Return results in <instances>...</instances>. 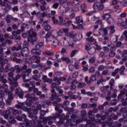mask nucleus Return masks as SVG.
Instances as JSON below:
<instances>
[{
    "label": "nucleus",
    "mask_w": 127,
    "mask_h": 127,
    "mask_svg": "<svg viewBox=\"0 0 127 127\" xmlns=\"http://www.w3.org/2000/svg\"><path fill=\"white\" fill-rule=\"evenodd\" d=\"M16 119L17 121L25 123L26 127H32L35 126V124L36 123L35 120H32L29 122V120L26 118V115L25 114H23L21 116H17Z\"/></svg>",
    "instance_id": "1"
},
{
    "label": "nucleus",
    "mask_w": 127,
    "mask_h": 127,
    "mask_svg": "<svg viewBox=\"0 0 127 127\" xmlns=\"http://www.w3.org/2000/svg\"><path fill=\"white\" fill-rule=\"evenodd\" d=\"M28 46H29V44H28L26 41L24 42L23 45V48L21 50V53H17L16 54V56L17 57H20L22 56L24 57L27 56L29 54V49H28Z\"/></svg>",
    "instance_id": "2"
},
{
    "label": "nucleus",
    "mask_w": 127,
    "mask_h": 127,
    "mask_svg": "<svg viewBox=\"0 0 127 127\" xmlns=\"http://www.w3.org/2000/svg\"><path fill=\"white\" fill-rule=\"evenodd\" d=\"M87 115L89 116V119L86 118V120H82L83 122H86V126H89L90 127H93L95 126V123L94 122L95 121V115L93 114V111L90 110Z\"/></svg>",
    "instance_id": "3"
},
{
    "label": "nucleus",
    "mask_w": 127,
    "mask_h": 127,
    "mask_svg": "<svg viewBox=\"0 0 127 127\" xmlns=\"http://www.w3.org/2000/svg\"><path fill=\"white\" fill-rule=\"evenodd\" d=\"M25 62L28 64H32V63H40V57L38 56H27Z\"/></svg>",
    "instance_id": "4"
},
{
    "label": "nucleus",
    "mask_w": 127,
    "mask_h": 127,
    "mask_svg": "<svg viewBox=\"0 0 127 127\" xmlns=\"http://www.w3.org/2000/svg\"><path fill=\"white\" fill-rule=\"evenodd\" d=\"M8 80H9L10 85H13L14 87H17L18 84L17 83V80L13 78V72H9L8 74Z\"/></svg>",
    "instance_id": "5"
},
{
    "label": "nucleus",
    "mask_w": 127,
    "mask_h": 127,
    "mask_svg": "<svg viewBox=\"0 0 127 127\" xmlns=\"http://www.w3.org/2000/svg\"><path fill=\"white\" fill-rule=\"evenodd\" d=\"M27 39L28 42H30L32 44H34V43L37 41V34L36 32L32 31V35L28 36Z\"/></svg>",
    "instance_id": "6"
},
{
    "label": "nucleus",
    "mask_w": 127,
    "mask_h": 127,
    "mask_svg": "<svg viewBox=\"0 0 127 127\" xmlns=\"http://www.w3.org/2000/svg\"><path fill=\"white\" fill-rule=\"evenodd\" d=\"M103 14L104 15L103 16V18L107 20L108 24H111V23H113V22L114 21V19L112 18L111 15H110V13H108V10L104 11Z\"/></svg>",
    "instance_id": "7"
},
{
    "label": "nucleus",
    "mask_w": 127,
    "mask_h": 127,
    "mask_svg": "<svg viewBox=\"0 0 127 127\" xmlns=\"http://www.w3.org/2000/svg\"><path fill=\"white\" fill-rule=\"evenodd\" d=\"M53 118L54 119V120H56V119H59V118H60L61 120H62L64 122V121H66V123H67V122L69 121V120H72L71 119H69V115L65 116L64 114L62 115L57 114L55 116H54Z\"/></svg>",
    "instance_id": "8"
},
{
    "label": "nucleus",
    "mask_w": 127,
    "mask_h": 127,
    "mask_svg": "<svg viewBox=\"0 0 127 127\" xmlns=\"http://www.w3.org/2000/svg\"><path fill=\"white\" fill-rule=\"evenodd\" d=\"M25 97L27 98V100L30 103H33V102L37 100V98L35 97V94L34 93L27 94Z\"/></svg>",
    "instance_id": "9"
},
{
    "label": "nucleus",
    "mask_w": 127,
    "mask_h": 127,
    "mask_svg": "<svg viewBox=\"0 0 127 127\" xmlns=\"http://www.w3.org/2000/svg\"><path fill=\"white\" fill-rule=\"evenodd\" d=\"M0 115L3 116L5 120H8L10 115H11V112L9 110H6V111H3L1 110H0Z\"/></svg>",
    "instance_id": "10"
},
{
    "label": "nucleus",
    "mask_w": 127,
    "mask_h": 127,
    "mask_svg": "<svg viewBox=\"0 0 127 127\" xmlns=\"http://www.w3.org/2000/svg\"><path fill=\"white\" fill-rule=\"evenodd\" d=\"M93 8L95 10V9H98V10H103L104 8V4L100 3V2H96L94 4L93 6Z\"/></svg>",
    "instance_id": "11"
},
{
    "label": "nucleus",
    "mask_w": 127,
    "mask_h": 127,
    "mask_svg": "<svg viewBox=\"0 0 127 127\" xmlns=\"http://www.w3.org/2000/svg\"><path fill=\"white\" fill-rule=\"evenodd\" d=\"M76 23L77 25H78V27H83V22L84 21L82 19V17L77 16L75 18Z\"/></svg>",
    "instance_id": "12"
},
{
    "label": "nucleus",
    "mask_w": 127,
    "mask_h": 127,
    "mask_svg": "<svg viewBox=\"0 0 127 127\" xmlns=\"http://www.w3.org/2000/svg\"><path fill=\"white\" fill-rule=\"evenodd\" d=\"M64 127H77V124H73L72 123V120L69 119L67 120V122L64 124Z\"/></svg>",
    "instance_id": "13"
},
{
    "label": "nucleus",
    "mask_w": 127,
    "mask_h": 127,
    "mask_svg": "<svg viewBox=\"0 0 127 127\" xmlns=\"http://www.w3.org/2000/svg\"><path fill=\"white\" fill-rule=\"evenodd\" d=\"M21 77H22V79L23 81L25 82H27V81H29V79L25 80V78H28L29 76H30V74L28 73L27 72H25L23 71L21 74Z\"/></svg>",
    "instance_id": "14"
},
{
    "label": "nucleus",
    "mask_w": 127,
    "mask_h": 127,
    "mask_svg": "<svg viewBox=\"0 0 127 127\" xmlns=\"http://www.w3.org/2000/svg\"><path fill=\"white\" fill-rule=\"evenodd\" d=\"M54 95H55V96L53 97H50V100L51 101H54V100H56V102L57 103H60V102H61V98H59V96H58L57 94V95L56 94H54Z\"/></svg>",
    "instance_id": "15"
},
{
    "label": "nucleus",
    "mask_w": 127,
    "mask_h": 127,
    "mask_svg": "<svg viewBox=\"0 0 127 127\" xmlns=\"http://www.w3.org/2000/svg\"><path fill=\"white\" fill-rule=\"evenodd\" d=\"M125 39V41H127V31L125 30L123 34V35L120 38L121 41H123Z\"/></svg>",
    "instance_id": "16"
},
{
    "label": "nucleus",
    "mask_w": 127,
    "mask_h": 127,
    "mask_svg": "<svg viewBox=\"0 0 127 127\" xmlns=\"http://www.w3.org/2000/svg\"><path fill=\"white\" fill-rule=\"evenodd\" d=\"M88 53L89 54V55H93V54H95L96 53V48L95 47H92L88 50Z\"/></svg>",
    "instance_id": "17"
},
{
    "label": "nucleus",
    "mask_w": 127,
    "mask_h": 127,
    "mask_svg": "<svg viewBox=\"0 0 127 127\" xmlns=\"http://www.w3.org/2000/svg\"><path fill=\"white\" fill-rule=\"evenodd\" d=\"M86 41H88V42H90V44H92V45L96 44V40H95V38H93V37L86 38Z\"/></svg>",
    "instance_id": "18"
},
{
    "label": "nucleus",
    "mask_w": 127,
    "mask_h": 127,
    "mask_svg": "<svg viewBox=\"0 0 127 127\" xmlns=\"http://www.w3.org/2000/svg\"><path fill=\"white\" fill-rule=\"evenodd\" d=\"M12 114L13 116H17V115H21L22 112H21V110L13 109Z\"/></svg>",
    "instance_id": "19"
},
{
    "label": "nucleus",
    "mask_w": 127,
    "mask_h": 127,
    "mask_svg": "<svg viewBox=\"0 0 127 127\" xmlns=\"http://www.w3.org/2000/svg\"><path fill=\"white\" fill-rule=\"evenodd\" d=\"M81 115L82 117V121H86V116H87V112L85 110H82L81 111Z\"/></svg>",
    "instance_id": "20"
},
{
    "label": "nucleus",
    "mask_w": 127,
    "mask_h": 127,
    "mask_svg": "<svg viewBox=\"0 0 127 127\" xmlns=\"http://www.w3.org/2000/svg\"><path fill=\"white\" fill-rule=\"evenodd\" d=\"M61 2H62V4L64 7H66L69 3H71V2L68 1V0H61Z\"/></svg>",
    "instance_id": "21"
},
{
    "label": "nucleus",
    "mask_w": 127,
    "mask_h": 127,
    "mask_svg": "<svg viewBox=\"0 0 127 127\" xmlns=\"http://www.w3.org/2000/svg\"><path fill=\"white\" fill-rule=\"evenodd\" d=\"M108 30H109L111 34H113V33H115L116 32V29H115L114 26H110L108 28Z\"/></svg>",
    "instance_id": "22"
},
{
    "label": "nucleus",
    "mask_w": 127,
    "mask_h": 127,
    "mask_svg": "<svg viewBox=\"0 0 127 127\" xmlns=\"http://www.w3.org/2000/svg\"><path fill=\"white\" fill-rule=\"evenodd\" d=\"M7 95L8 100L10 101H12V100H13V94H12V91H9L8 92Z\"/></svg>",
    "instance_id": "23"
},
{
    "label": "nucleus",
    "mask_w": 127,
    "mask_h": 127,
    "mask_svg": "<svg viewBox=\"0 0 127 127\" xmlns=\"http://www.w3.org/2000/svg\"><path fill=\"white\" fill-rule=\"evenodd\" d=\"M44 46V43L42 42H41L36 45V48H37V49L39 50L40 48H43Z\"/></svg>",
    "instance_id": "24"
},
{
    "label": "nucleus",
    "mask_w": 127,
    "mask_h": 127,
    "mask_svg": "<svg viewBox=\"0 0 127 127\" xmlns=\"http://www.w3.org/2000/svg\"><path fill=\"white\" fill-rule=\"evenodd\" d=\"M52 44L53 45V46H58L59 45V41L57 39L53 40L52 41Z\"/></svg>",
    "instance_id": "25"
},
{
    "label": "nucleus",
    "mask_w": 127,
    "mask_h": 127,
    "mask_svg": "<svg viewBox=\"0 0 127 127\" xmlns=\"http://www.w3.org/2000/svg\"><path fill=\"white\" fill-rule=\"evenodd\" d=\"M38 49H33L31 51V53L33 54H36V55H40V52L38 51Z\"/></svg>",
    "instance_id": "26"
},
{
    "label": "nucleus",
    "mask_w": 127,
    "mask_h": 127,
    "mask_svg": "<svg viewBox=\"0 0 127 127\" xmlns=\"http://www.w3.org/2000/svg\"><path fill=\"white\" fill-rule=\"evenodd\" d=\"M8 118H9L8 119H9V123L10 124H11L12 125H13V124H14L16 123V120H15V119H12V117L10 115V116H9Z\"/></svg>",
    "instance_id": "27"
},
{
    "label": "nucleus",
    "mask_w": 127,
    "mask_h": 127,
    "mask_svg": "<svg viewBox=\"0 0 127 127\" xmlns=\"http://www.w3.org/2000/svg\"><path fill=\"white\" fill-rule=\"evenodd\" d=\"M30 85H32V87H29L28 88L29 92H31L35 88V85H34V81H30Z\"/></svg>",
    "instance_id": "28"
},
{
    "label": "nucleus",
    "mask_w": 127,
    "mask_h": 127,
    "mask_svg": "<svg viewBox=\"0 0 127 127\" xmlns=\"http://www.w3.org/2000/svg\"><path fill=\"white\" fill-rule=\"evenodd\" d=\"M114 83L115 80L112 78L109 82V85H110V90H113V89H114L113 87H114V86L115 85L114 84Z\"/></svg>",
    "instance_id": "29"
},
{
    "label": "nucleus",
    "mask_w": 127,
    "mask_h": 127,
    "mask_svg": "<svg viewBox=\"0 0 127 127\" xmlns=\"http://www.w3.org/2000/svg\"><path fill=\"white\" fill-rule=\"evenodd\" d=\"M40 119L43 120V118H45L44 115H45V114H46V111H45L44 110L41 111L40 112Z\"/></svg>",
    "instance_id": "30"
},
{
    "label": "nucleus",
    "mask_w": 127,
    "mask_h": 127,
    "mask_svg": "<svg viewBox=\"0 0 127 127\" xmlns=\"http://www.w3.org/2000/svg\"><path fill=\"white\" fill-rule=\"evenodd\" d=\"M52 20L54 24H56V25L59 24V21L58 20V19L55 18V16H53L52 17Z\"/></svg>",
    "instance_id": "31"
},
{
    "label": "nucleus",
    "mask_w": 127,
    "mask_h": 127,
    "mask_svg": "<svg viewBox=\"0 0 127 127\" xmlns=\"http://www.w3.org/2000/svg\"><path fill=\"white\" fill-rule=\"evenodd\" d=\"M24 105H25L24 102H22V103H19V104L16 105L15 107L16 108H17V109H22V107H23Z\"/></svg>",
    "instance_id": "32"
},
{
    "label": "nucleus",
    "mask_w": 127,
    "mask_h": 127,
    "mask_svg": "<svg viewBox=\"0 0 127 127\" xmlns=\"http://www.w3.org/2000/svg\"><path fill=\"white\" fill-rule=\"evenodd\" d=\"M12 19V16L8 15L6 18V21L7 23H10L11 22V20Z\"/></svg>",
    "instance_id": "33"
},
{
    "label": "nucleus",
    "mask_w": 127,
    "mask_h": 127,
    "mask_svg": "<svg viewBox=\"0 0 127 127\" xmlns=\"http://www.w3.org/2000/svg\"><path fill=\"white\" fill-rule=\"evenodd\" d=\"M52 86L53 88L56 89V90H59L60 89H61V87L58 86L57 83L55 82L53 83Z\"/></svg>",
    "instance_id": "34"
},
{
    "label": "nucleus",
    "mask_w": 127,
    "mask_h": 127,
    "mask_svg": "<svg viewBox=\"0 0 127 127\" xmlns=\"http://www.w3.org/2000/svg\"><path fill=\"white\" fill-rule=\"evenodd\" d=\"M10 8H11L10 4H7L5 6L4 10L5 12L9 11V10H10Z\"/></svg>",
    "instance_id": "35"
},
{
    "label": "nucleus",
    "mask_w": 127,
    "mask_h": 127,
    "mask_svg": "<svg viewBox=\"0 0 127 127\" xmlns=\"http://www.w3.org/2000/svg\"><path fill=\"white\" fill-rule=\"evenodd\" d=\"M13 61L16 62L17 64H18L21 62V60L20 59H17L16 57H14L13 58Z\"/></svg>",
    "instance_id": "36"
},
{
    "label": "nucleus",
    "mask_w": 127,
    "mask_h": 127,
    "mask_svg": "<svg viewBox=\"0 0 127 127\" xmlns=\"http://www.w3.org/2000/svg\"><path fill=\"white\" fill-rule=\"evenodd\" d=\"M0 82H2V83H3V84H5V83L7 82V80H6V79L4 78V77L3 76H0Z\"/></svg>",
    "instance_id": "37"
},
{
    "label": "nucleus",
    "mask_w": 127,
    "mask_h": 127,
    "mask_svg": "<svg viewBox=\"0 0 127 127\" xmlns=\"http://www.w3.org/2000/svg\"><path fill=\"white\" fill-rule=\"evenodd\" d=\"M15 70H16V73H20L21 72V68L19 67V65H17L14 66Z\"/></svg>",
    "instance_id": "38"
},
{
    "label": "nucleus",
    "mask_w": 127,
    "mask_h": 127,
    "mask_svg": "<svg viewBox=\"0 0 127 127\" xmlns=\"http://www.w3.org/2000/svg\"><path fill=\"white\" fill-rule=\"evenodd\" d=\"M87 9V6L85 4H83L81 6V9L82 10V12H85L86 9Z\"/></svg>",
    "instance_id": "39"
},
{
    "label": "nucleus",
    "mask_w": 127,
    "mask_h": 127,
    "mask_svg": "<svg viewBox=\"0 0 127 127\" xmlns=\"http://www.w3.org/2000/svg\"><path fill=\"white\" fill-rule=\"evenodd\" d=\"M44 29L46 31H48L51 29V26L49 24H46L44 26Z\"/></svg>",
    "instance_id": "40"
},
{
    "label": "nucleus",
    "mask_w": 127,
    "mask_h": 127,
    "mask_svg": "<svg viewBox=\"0 0 127 127\" xmlns=\"http://www.w3.org/2000/svg\"><path fill=\"white\" fill-rule=\"evenodd\" d=\"M104 39L105 40V41L103 42V44H104V45H106V44H107V43H109V37L105 36L104 37Z\"/></svg>",
    "instance_id": "41"
},
{
    "label": "nucleus",
    "mask_w": 127,
    "mask_h": 127,
    "mask_svg": "<svg viewBox=\"0 0 127 127\" xmlns=\"http://www.w3.org/2000/svg\"><path fill=\"white\" fill-rule=\"evenodd\" d=\"M63 61H65L66 63L69 64V62H70V59L69 58H65L63 57L62 58Z\"/></svg>",
    "instance_id": "42"
},
{
    "label": "nucleus",
    "mask_w": 127,
    "mask_h": 127,
    "mask_svg": "<svg viewBox=\"0 0 127 127\" xmlns=\"http://www.w3.org/2000/svg\"><path fill=\"white\" fill-rule=\"evenodd\" d=\"M121 113H123L124 114H127V108L123 107L120 110Z\"/></svg>",
    "instance_id": "43"
},
{
    "label": "nucleus",
    "mask_w": 127,
    "mask_h": 127,
    "mask_svg": "<svg viewBox=\"0 0 127 127\" xmlns=\"http://www.w3.org/2000/svg\"><path fill=\"white\" fill-rule=\"evenodd\" d=\"M59 25H65L66 26V20H63L59 22Z\"/></svg>",
    "instance_id": "44"
},
{
    "label": "nucleus",
    "mask_w": 127,
    "mask_h": 127,
    "mask_svg": "<svg viewBox=\"0 0 127 127\" xmlns=\"http://www.w3.org/2000/svg\"><path fill=\"white\" fill-rule=\"evenodd\" d=\"M44 55H47V56H53V55H54V53L52 52H45L44 53Z\"/></svg>",
    "instance_id": "45"
},
{
    "label": "nucleus",
    "mask_w": 127,
    "mask_h": 127,
    "mask_svg": "<svg viewBox=\"0 0 127 127\" xmlns=\"http://www.w3.org/2000/svg\"><path fill=\"white\" fill-rule=\"evenodd\" d=\"M103 32H104V35H103V37H104L105 36H106L107 35H108V30L107 29V28H104L102 29Z\"/></svg>",
    "instance_id": "46"
},
{
    "label": "nucleus",
    "mask_w": 127,
    "mask_h": 127,
    "mask_svg": "<svg viewBox=\"0 0 127 127\" xmlns=\"http://www.w3.org/2000/svg\"><path fill=\"white\" fill-rule=\"evenodd\" d=\"M51 119H52V117L51 116L48 117L47 118L45 117L43 119V123H47L48 120H51Z\"/></svg>",
    "instance_id": "47"
},
{
    "label": "nucleus",
    "mask_w": 127,
    "mask_h": 127,
    "mask_svg": "<svg viewBox=\"0 0 127 127\" xmlns=\"http://www.w3.org/2000/svg\"><path fill=\"white\" fill-rule=\"evenodd\" d=\"M74 68L76 70H79V69H80V66H79V63L78 62H76L74 63Z\"/></svg>",
    "instance_id": "48"
},
{
    "label": "nucleus",
    "mask_w": 127,
    "mask_h": 127,
    "mask_svg": "<svg viewBox=\"0 0 127 127\" xmlns=\"http://www.w3.org/2000/svg\"><path fill=\"white\" fill-rule=\"evenodd\" d=\"M122 105L123 106H127V97L125 99H122Z\"/></svg>",
    "instance_id": "49"
},
{
    "label": "nucleus",
    "mask_w": 127,
    "mask_h": 127,
    "mask_svg": "<svg viewBox=\"0 0 127 127\" xmlns=\"http://www.w3.org/2000/svg\"><path fill=\"white\" fill-rule=\"evenodd\" d=\"M90 80L92 81V82H94V81H96V75L92 74L90 78Z\"/></svg>",
    "instance_id": "50"
},
{
    "label": "nucleus",
    "mask_w": 127,
    "mask_h": 127,
    "mask_svg": "<svg viewBox=\"0 0 127 127\" xmlns=\"http://www.w3.org/2000/svg\"><path fill=\"white\" fill-rule=\"evenodd\" d=\"M111 117H112L113 120H114V121H117V120H118V119L119 118V117H118V116L115 115V114H114V113H112L111 114Z\"/></svg>",
    "instance_id": "51"
},
{
    "label": "nucleus",
    "mask_w": 127,
    "mask_h": 127,
    "mask_svg": "<svg viewBox=\"0 0 127 127\" xmlns=\"http://www.w3.org/2000/svg\"><path fill=\"white\" fill-rule=\"evenodd\" d=\"M58 6H59V3L58 2L55 3L53 5V8H55V9H57Z\"/></svg>",
    "instance_id": "52"
},
{
    "label": "nucleus",
    "mask_w": 127,
    "mask_h": 127,
    "mask_svg": "<svg viewBox=\"0 0 127 127\" xmlns=\"http://www.w3.org/2000/svg\"><path fill=\"white\" fill-rule=\"evenodd\" d=\"M86 86L85 83H82L81 82H79V84L78 85V88H84Z\"/></svg>",
    "instance_id": "53"
},
{
    "label": "nucleus",
    "mask_w": 127,
    "mask_h": 127,
    "mask_svg": "<svg viewBox=\"0 0 127 127\" xmlns=\"http://www.w3.org/2000/svg\"><path fill=\"white\" fill-rule=\"evenodd\" d=\"M95 61H96V59H95V57H91L90 59H89V63H91V64L94 63Z\"/></svg>",
    "instance_id": "54"
},
{
    "label": "nucleus",
    "mask_w": 127,
    "mask_h": 127,
    "mask_svg": "<svg viewBox=\"0 0 127 127\" xmlns=\"http://www.w3.org/2000/svg\"><path fill=\"white\" fill-rule=\"evenodd\" d=\"M72 24V21L71 20H67V22H66L65 26L66 27H68L71 25Z\"/></svg>",
    "instance_id": "55"
},
{
    "label": "nucleus",
    "mask_w": 127,
    "mask_h": 127,
    "mask_svg": "<svg viewBox=\"0 0 127 127\" xmlns=\"http://www.w3.org/2000/svg\"><path fill=\"white\" fill-rule=\"evenodd\" d=\"M59 119H60V121L57 122L58 126H61V125H63L64 121L63 120H61V118H59Z\"/></svg>",
    "instance_id": "56"
},
{
    "label": "nucleus",
    "mask_w": 127,
    "mask_h": 127,
    "mask_svg": "<svg viewBox=\"0 0 127 127\" xmlns=\"http://www.w3.org/2000/svg\"><path fill=\"white\" fill-rule=\"evenodd\" d=\"M100 125H102V127H107V126H108L107 121H105V122L102 121L101 123H100Z\"/></svg>",
    "instance_id": "57"
},
{
    "label": "nucleus",
    "mask_w": 127,
    "mask_h": 127,
    "mask_svg": "<svg viewBox=\"0 0 127 127\" xmlns=\"http://www.w3.org/2000/svg\"><path fill=\"white\" fill-rule=\"evenodd\" d=\"M86 95H87V96H90V97H93V96H95L96 94H95V93H92L90 91H88L86 93Z\"/></svg>",
    "instance_id": "58"
},
{
    "label": "nucleus",
    "mask_w": 127,
    "mask_h": 127,
    "mask_svg": "<svg viewBox=\"0 0 127 127\" xmlns=\"http://www.w3.org/2000/svg\"><path fill=\"white\" fill-rule=\"evenodd\" d=\"M102 49L103 50H104V52H106V53H108L109 52L110 49H109V48L108 47H103L102 48Z\"/></svg>",
    "instance_id": "59"
},
{
    "label": "nucleus",
    "mask_w": 127,
    "mask_h": 127,
    "mask_svg": "<svg viewBox=\"0 0 127 127\" xmlns=\"http://www.w3.org/2000/svg\"><path fill=\"white\" fill-rule=\"evenodd\" d=\"M76 53H77V50L72 51L70 54V57H74V56H75V55L76 54Z\"/></svg>",
    "instance_id": "60"
},
{
    "label": "nucleus",
    "mask_w": 127,
    "mask_h": 127,
    "mask_svg": "<svg viewBox=\"0 0 127 127\" xmlns=\"http://www.w3.org/2000/svg\"><path fill=\"white\" fill-rule=\"evenodd\" d=\"M89 73H94L95 72V67H94V66H91L89 69Z\"/></svg>",
    "instance_id": "61"
},
{
    "label": "nucleus",
    "mask_w": 127,
    "mask_h": 127,
    "mask_svg": "<svg viewBox=\"0 0 127 127\" xmlns=\"http://www.w3.org/2000/svg\"><path fill=\"white\" fill-rule=\"evenodd\" d=\"M88 108V104H87L86 103H83L81 105V109H82L83 110H84V109H86Z\"/></svg>",
    "instance_id": "62"
},
{
    "label": "nucleus",
    "mask_w": 127,
    "mask_h": 127,
    "mask_svg": "<svg viewBox=\"0 0 127 127\" xmlns=\"http://www.w3.org/2000/svg\"><path fill=\"white\" fill-rule=\"evenodd\" d=\"M50 37V34L49 33H47V34L45 36V38L46 39V42H48V40H47L48 38H49Z\"/></svg>",
    "instance_id": "63"
},
{
    "label": "nucleus",
    "mask_w": 127,
    "mask_h": 127,
    "mask_svg": "<svg viewBox=\"0 0 127 127\" xmlns=\"http://www.w3.org/2000/svg\"><path fill=\"white\" fill-rule=\"evenodd\" d=\"M104 69H105V66L104 65H101L98 67V71H103Z\"/></svg>",
    "instance_id": "64"
}]
</instances>
